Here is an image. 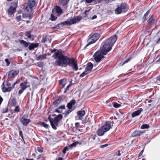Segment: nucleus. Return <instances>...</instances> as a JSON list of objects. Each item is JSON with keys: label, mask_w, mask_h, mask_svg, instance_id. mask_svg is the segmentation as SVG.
I'll list each match as a JSON object with an SVG mask.
<instances>
[{"label": "nucleus", "mask_w": 160, "mask_h": 160, "mask_svg": "<svg viewBox=\"0 0 160 160\" xmlns=\"http://www.w3.org/2000/svg\"><path fill=\"white\" fill-rule=\"evenodd\" d=\"M143 150H142L139 154V157H140V156H141L143 153Z\"/></svg>", "instance_id": "57"}, {"label": "nucleus", "mask_w": 160, "mask_h": 160, "mask_svg": "<svg viewBox=\"0 0 160 160\" xmlns=\"http://www.w3.org/2000/svg\"><path fill=\"white\" fill-rule=\"evenodd\" d=\"M22 18H25L28 17V15L26 14H22Z\"/></svg>", "instance_id": "46"}, {"label": "nucleus", "mask_w": 160, "mask_h": 160, "mask_svg": "<svg viewBox=\"0 0 160 160\" xmlns=\"http://www.w3.org/2000/svg\"><path fill=\"white\" fill-rule=\"evenodd\" d=\"M30 85L27 81L22 82L20 84V89L18 91V95H20L27 88L29 87Z\"/></svg>", "instance_id": "8"}, {"label": "nucleus", "mask_w": 160, "mask_h": 160, "mask_svg": "<svg viewBox=\"0 0 160 160\" xmlns=\"http://www.w3.org/2000/svg\"><path fill=\"white\" fill-rule=\"evenodd\" d=\"M88 72H87L85 70V71L83 72V73H82L80 75V77H83L84 76H85L86 74H88Z\"/></svg>", "instance_id": "41"}, {"label": "nucleus", "mask_w": 160, "mask_h": 160, "mask_svg": "<svg viewBox=\"0 0 160 160\" xmlns=\"http://www.w3.org/2000/svg\"><path fill=\"white\" fill-rule=\"evenodd\" d=\"M42 42L43 43H44L46 42V40L45 38H43L42 39Z\"/></svg>", "instance_id": "56"}, {"label": "nucleus", "mask_w": 160, "mask_h": 160, "mask_svg": "<svg viewBox=\"0 0 160 160\" xmlns=\"http://www.w3.org/2000/svg\"><path fill=\"white\" fill-rule=\"evenodd\" d=\"M121 121H121V120H119V121L118 120V121H117V124H118L119 123H120V122H121Z\"/></svg>", "instance_id": "62"}, {"label": "nucleus", "mask_w": 160, "mask_h": 160, "mask_svg": "<svg viewBox=\"0 0 160 160\" xmlns=\"http://www.w3.org/2000/svg\"><path fill=\"white\" fill-rule=\"evenodd\" d=\"M61 100V98H60L56 99L53 102V104L55 106L57 107L60 103Z\"/></svg>", "instance_id": "25"}, {"label": "nucleus", "mask_w": 160, "mask_h": 160, "mask_svg": "<svg viewBox=\"0 0 160 160\" xmlns=\"http://www.w3.org/2000/svg\"><path fill=\"white\" fill-rule=\"evenodd\" d=\"M5 61L7 63V65H8L10 64V62L8 59H5Z\"/></svg>", "instance_id": "51"}, {"label": "nucleus", "mask_w": 160, "mask_h": 160, "mask_svg": "<svg viewBox=\"0 0 160 160\" xmlns=\"http://www.w3.org/2000/svg\"><path fill=\"white\" fill-rule=\"evenodd\" d=\"M19 72V71L17 70H13L9 72L8 77L9 78H14Z\"/></svg>", "instance_id": "12"}, {"label": "nucleus", "mask_w": 160, "mask_h": 160, "mask_svg": "<svg viewBox=\"0 0 160 160\" xmlns=\"http://www.w3.org/2000/svg\"><path fill=\"white\" fill-rule=\"evenodd\" d=\"M149 127V126L147 124H144L142 125L141 127V129H145V128H148Z\"/></svg>", "instance_id": "39"}, {"label": "nucleus", "mask_w": 160, "mask_h": 160, "mask_svg": "<svg viewBox=\"0 0 160 160\" xmlns=\"http://www.w3.org/2000/svg\"><path fill=\"white\" fill-rule=\"evenodd\" d=\"M150 13V10L148 11L146 13L144 14L143 17V19H144V20L145 21L146 17L148 16L149 14Z\"/></svg>", "instance_id": "38"}, {"label": "nucleus", "mask_w": 160, "mask_h": 160, "mask_svg": "<svg viewBox=\"0 0 160 160\" xmlns=\"http://www.w3.org/2000/svg\"><path fill=\"white\" fill-rule=\"evenodd\" d=\"M32 7H33L35 5L36 2L35 0H29L28 3Z\"/></svg>", "instance_id": "28"}, {"label": "nucleus", "mask_w": 160, "mask_h": 160, "mask_svg": "<svg viewBox=\"0 0 160 160\" xmlns=\"http://www.w3.org/2000/svg\"><path fill=\"white\" fill-rule=\"evenodd\" d=\"M74 109L72 110H68L67 111H66L65 112V116H67L70 112H71Z\"/></svg>", "instance_id": "43"}, {"label": "nucleus", "mask_w": 160, "mask_h": 160, "mask_svg": "<svg viewBox=\"0 0 160 160\" xmlns=\"http://www.w3.org/2000/svg\"><path fill=\"white\" fill-rule=\"evenodd\" d=\"M93 67V65L91 62H89L86 68L85 71L88 72L91 70Z\"/></svg>", "instance_id": "19"}, {"label": "nucleus", "mask_w": 160, "mask_h": 160, "mask_svg": "<svg viewBox=\"0 0 160 160\" xmlns=\"http://www.w3.org/2000/svg\"><path fill=\"white\" fill-rule=\"evenodd\" d=\"M69 61L68 65L71 67L73 70L75 71L78 70V68L77 62L73 58H69Z\"/></svg>", "instance_id": "9"}, {"label": "nucleus", "mask_w": 160, "mask_h": 160, "mask_svg": "<svg viewBox=\"0 0 160 160\" xmlns=\"http://www.w3.org/2000/svg\"><path fill=\"white\" fill-rule=\"evenodd\" d=\"M40 125H41L42 126H43L44 128H48L49 127V125L48 124H45L44 122H41L40 123Z\"/></svg>", "instance_id": "34"}, {"label": "nucleus", "mask_w": 160, "mask_h": 160, "mask_svg": "<svg viewBox=\"0 0 160 160\" xmlns=\"http://www.w3.org/2000/svg\"><path fill=\"white\" fill-rule=\"evenodd\" d=\"M130 58H128V59H126L125 61H124L123 62V63L122 64V65H123L125 63L128 62L129 61H130Z\"/></svg>", "instance_id": "47"}, {"label": "nucleus", "mask_w": 160, "mask_h": 160, "mask_svg": "<svg viewBox=\"0 0 160 160\" xmlns=\"http://www.w3.org/2000/svg\"><path fill=\"white\" fill-rule=\"evenodd\" d=\"M19 136L21 137L23 139V137L22 131H20L19 132Z\"/></svg>", "instance_id": "50"}, {"label": "nucleus", "mask_w": 160, "mask_h": 160, "mask_svg": "<svg viewBox=\"0 0 160 160\" xmlns=\"http://www.w3.org/2000/svg\"><path fill=\"white\" fill-rule=\"evenodd\" d=\"M15 10L16 9L13 8V7H10L8 10V13L10 15H11Z\"/></svg>", "instance_id": "24"}, {"label": "nucleus", "mask_w": 160, "mask_h": 160, "mask_svg": "<svg viewBox=\"0 0 160 160\" xmlns=\"http://www.w3.org/2000/svg\"><path fill=\"white\" fill-rule=\"evenodd\" d=\"M48 119L53 129L54 130L57 129L56 126H58V122L55 119H53L51 118L50 116H49Z\"/></svg>", "instance_id": "10"}, {"label": "nucleus", "mask_w": 160, "mask_h": 160, "mask_svg": "<svg viewBox=\"0 0 160 160\" xmlns=\"http://www.w3.org/2000/svg\"><path fill=\"white\" fill-rule=\"evenodd\" d=\"M22 17V13H18L17 14L16 19V20L18 21H19L20 20H21Z\"/></svg>", "instance_id": "27"}, {"label": "nucleus", "mask_w": 160, "mask_h": 160, "mask_svg": "<svg viewBox=\"0 0 160 160\" xmlns=\"http://www.w3.org/2000/svg\"><path fill=\"white\" fill-rule=\"evenodd\" d=\"M143 111L142 108H140L138 110L134 112L132 114V118L138 116L140 113Z\"/></svg>", "instance_id": "13"}, {"label": "nucleus", "mask_w": 160, "mask_h": 160, "mask_svg": "<svg viewBox=\"0 0 160 160\" xmlns=\"http://www.w3.org/2000/svg\"><path fill=\"white\" fill-rule=\"evenodd\" d=\"M68 149V148L67 147H65L62 150V152L64 153H65L66 151Z\"/></svg>", "instance_id": "49"}, {"label": "nucleus", "mask_w": 160, "mask_h": 160, "mask_svg": "<svg viewBox=\"0 0 160 160\" xmlns=\"http://www.w3.org/2000/svg\"><path fill=\"white\" fill-rule=\"evenodd\" d=\"M76 103V101L74 100H71L68 104L67 106L69 109H71L72 106H73Z\"/></svg>", "instance_id": "18"}, {"label": "nucleus", "mask_w": 160, "mask_h": 160, "mask_svg": "<svg viewBox=\"0 0 160 160\" xmlns=\"http://www.w3.org/2000/svg\"><path fill=\"white\" fill-rule=\"evenodd\" d=\"M28 38L30 39H31L32 40H34V38H33V36L31 35H30V36L28 37Z\"/></svg>", "instance_id": "53"}, {"label": "nucleus", "mask_w": 160, "mask_h": 160, "mask_svg": "<svg viewBox=\"0 0 160 160\" xmlns=\"http://www.w3.org/2000/svg\"><path fill=\"white\" fill-rule=\"evenodd\" d=\"M113 106L115 108H118L120 106V104L116 102L112 103Z\"/></svg>", "instance_id": "37"}, {"label": "nucleus", "mask_w": 160, "mask_h": 160, "mask_svg": "<svg viewBox=\"0 0 160 160\" xmlns=\"http://www.w3.org/2000/svg\"><path fill=\"white\" fill-rule=\"evenodd\" d=\"M37 150L39 152H42L43 151L42 148L39 147H38L37 148Z\"/></svg>", "instance_id": "44"}, {"label": "nucleus", "mask_w": 160, "mask_h": 160, "mask_svg": "<svg viewBox=\"0 0 160 160\" xmlns=\"http://www.w3.org/2000/svg\"><path fill=\"white\" fill-rule=\"evenodd\" d=\"M156 22L157 20L154 19L152 16H151L148 20V23L151 25H154Z\"/></svg>", "instance_id": "17"}, {"label": "nucleus", "mask_w": 160, "mask_h": 160, "mask_svg": "<svg viewBox=\"0 0 160 160\" xmlns=\"http://www.w3.org/2000/svg\"><path fill=\"white\" fill-rule=\"evenodd\" d=\"M31 35L30 32V31L27 32H26L25 35L27 37L30 36V35Z\"/></svg>", "instance_id": "48"}, {"label": "nucleus", "mask_w": 160, "mask_h": 160, "mask_svg": "<svg viewBox=\"0 0 160 160\" xmlns=\"http://www.w3.org/2000/svg\"><path fill=\"white\" fill-rule=\"evenodd\" d=\"M86 121H87V117H86L85 118L84 120H83L82 121V123L83 124H84L86 122Z\"/></svg>", "instance_id": "52"}, {"label": "nucleus", "mask_w": 160, "mask_h": 160, "mask_svg": "<svg viewBox=\"0 0 160 160\" xmlns=\"http://www.w3.org/2000/svg\"><path fill=\"white\" fill-rule=\"evenodd\" d=\"M65 108V106L64 105H62L61 106L59 107L58 109H63Z\"/></svg>", "instance_id": "54"}, {"label": "nucleus", "mask_w": 160, "mask_h": 160, "mask_svg": "<svg viewBox=\"0 0 160 160\" xmlns=\"http://www.w3.org/2000/svg\"><path fill=\"white\" fill-rule=\"evenodd\" d=\"M97 17L96 15H94L92 18V19H94L95 18H97Z\"/></svg>", "instance_id": "59"}, {"label": "nucleus", "mask_w": 160, "mask_h": 160, "mask_svg": "<svg viewBox=\"0 0 160 160\" xmlns=\"http://www.w3.org/2000/svg\"><path fill=\"white\" fill-rule=\"evenodd\" d=\"M59 82L60 86H62V88H63L66 83V78L62 79L59 81Z\"/></svg>", "instance_id": "20"}, {"label": "nucleus", "mask_w": 160, "mask_h": 160, "mask_svg": "<svg viewBox=\"0 0 160 160\" xmlns=\"http://www.w3.org/2000/svg\"><path fill=\"white\" fill-rule=\"evenodd\" d=\"M107 146V144H105V145H102L101 146V148H104V147H105L106 146Z\"/></svg>", "instance_id": "63"}, {"label": "nucleus", "mask_w": 160, "mask_h": 160, "mask_svg": "<svg viewBox=\"0 0 160 160\" xmlns=\"http://www.w3.org/2000/svg\"><path fill=\"white\" fill-rule=\"evenodd\" d=\"M11 105L14 106L16 104V100L15 98H13L11 100Z\"/></svg>", "instance_id": "36"}, {"label": "nucleus", "mask_w": 160, "mask_h": 160, "mask_svg": "<svg viewBox=\"0 0 160 160\" xmlns=\"http://www.w3.org/2000/svg\"><path fill=\"white\" fill-rule=\"evenodd\" d=\"M38 43H31L29 46V50H31L35 48L38 47Z\"/></svg>", "instance_id": "23"}, {"label": "nucleus", "mask_w": 160, "mask_h": 160, "mask_svg": "<svg viewBox=\"0 0 160 160\" xmlns=\"http://www.w3.org/2000/svg\"><path fill=\"white\" fill-rule=\"evenodd\" d=\"M58 109H56V110H55V112H58V113H60L61 112L59 111L58 110Z\"/></svg>", "instance_id": "61"}, {"label": "nucleus", "mask_w": 160, "mask_h": 160, "mask_svg": "<svg viewBox=\"0 0 160 160\" xmlns=\"http://www.w3.org/2000/svg\"><path fill=\"white\" fill-rule=\"evenodd\" d=\"M12 6L11 7H13V8L16 9L17 5V1L15 2H13L11 3Z\"/></svg>", "instance_id": "32"}, {"label": "nucleus", "mask_w": 160, "mask_h": 160, "mask_svg": "<svg viewBox=\"0 0 160 160\" xmlns=\"http://www.w3.org/2000/svg\"><path fill=\"white\" fill-rule=\"evenodd\" d=\"M121 8L124 11H127L129 8V6L125 3H122L121 5Z\"/></svg>", "instance_id": "16"}, {"label": "nucleus", "mask_w": 160, "mask_h": 160, "mask_svg": "<svg viewBox=\"0 0 160 160\" xmlns=\"http://www.w3.org/2000/svg\"><path fill=\"white\" fill-rule=\"evenodd\" d=\"M144 132L141 131H135L132 134L131 137H138L141 135Z\"/></svg>", "instance_id": "15"}, {"label": "nucleus", "mask_w": 160, "mask_h": 160, "mask_svg": "<svg viewBox=\"0 0 160 160\" xmlns=\"http://www.w3.org/2000/svg\"><path fill=\"white\" fill-rule=\"evenodd\" d=\"M55 10L56 13L58 15H60L62 13V11L61 9L58 6L56 7Z\"/></svg>", "instance_id": "21"}, {"label": "nucleus", "mask_w": 160, "mask_h": 160, "mask_svg": "<svg viewBox=\"0 0 160 160\" xmlns=\"http://www.w3.org/2000/svg\"><path fill=\"white\" fill-rule=\"evenodd\" d=\"M117 39L116 35L112 36L103 42L100 47V49L102 52L104 54H106L112 49V46L115 42Z\"/></svg>", "instance_id": "1"}, {"label": "nucleus", "mask_w": 160, "mask_h": 160, "mask_svg": "<svg viewBox=\"0 0 160 160\" xmlns=\"http://www.w3.org/2000/svg\"><path fill=\"white\" fill-rule=\"evenodd\" d=\"M72 85V84H69L67 87V88H66V89L67 90H68L69 88L71 86V85Z\"/></svg>", "instance_id": "55"}, {"label": "nucleus", "mask_w": 160, "mask_h": 160, "mask_svg": "<svg viewBox=\"0 0 160 160\" xmlns=\"http://www.w3.org/2000/svg\"><path fill=\"white\" fill-rule=\"evenodd\" d=\"M2 100H3V99L1 97H0V105L1 104V103L2 101Z\"/></svg>", "instance_id": "58"}, {"label": "nucleus", "mask_w": 160, "mask_h": 160, "mask_svg": "<svg viewBox=\"0 0 160 160\" xmlns=\"http://www.w3.org/2000/svg\"><path fill=\"white\" fill-rule=\"evenodd\" d=\"M113 122V121L106 122L103 125L98 129L97 132V134L99 136L103 135L105 132L108 131L111 128Z\"/></svg>", "instance_id": "3"}, {"label": "nucleus", "mask_w": 160, "mask_h": 160, "mask_svg": "<svg viewBox=\"0 0 160 160\" xmlns=\"http://www.w3.org/2000/svg\"><path fill=\"white\" fill-rule=\"evenodd\" d=\"M57 18V17L54 16L53 14H51L50 19L52 21H54Z\"/></svg>", "instance_id": "40"}, {"label": "nucleus", "mask_w": 160, "mask_h": 160, "mask_svg": "<svg viewBox=\"0 0 160 160\" xmlns=\"http://www.w3.org/2000/svg\"><path fill=\"white\" fill-rule=\"evenodd\" d=\"M30 121V119L26 118L24 117H22L20 119L21 122L24 126H27Z\"/></svg>", "instance_id": "14"}, {"label": "nucleus", "mask_w": 160, "mask_h": 160, "mask_svg": "<svg viewBox=\"0 0 160 160\" xmlns=\"http://www.w3.org/2000/svg\"><path fill=\"white\" fill-rule=\"evenodd\" d=\"M33 8V7H32L31 5H29V4H26L24 6V8L27 11H31L32 8Z\"/></svg>", "instance_id": "22"}, {"label": "nucleus", "mask_w": 160, "mask_h": 160, "mask_svg": "<svg viewBox=\"0 0 160 160\" xmlns=\"http://www.w3.org/2000/svg\"><path fill=\"white\" fill-rule=\"evenodd\" d=\"M14 111L16 112H19L20 111V109L19 107V106H17L15 107L14 109Z\"/></svg>", "instance_id": "42"}, {"label": "nucleus", "mask_w": 160, "mask_h": 160, "mask_svg": "<svg viewBox=\"0 0 160 160\" xmlns=\"http://www.w3.org/2000/svg\"><path fill=\"white\" fill-rule=\"evenodd\" d=\"M17 83V81H16L13 83V85L11 86L10 83L8 81L3 82L2 85V91L4 92L10 91L12 88H14L15 85Z\"/></svg>", "instance_id": "4"}, {"label": "nucleus", "mask_w": 160, "mask_h": 160, "mask_svg": "<svg viewBox=\"0 0 160 160\" xmlns=\"http://www.w3.org/2000/svg\"><path fill=\"white\" fill-rule=\"evenodd\" d=\"M46 57V55L45 54L41 55L38 57L37 58V59L38 60H42L45 59Z\"/></svg>", "instance_id": "26"}, {"label": "nucleus", "mask_w": 160, "mask_h": 160, "mask_svg": "<svg viewBox=\"0 0 160 160\" xmlns=\"http://www.w3.org/2000/svg\"><path fill=\"white\" fill-rule=\"evenodd\" d=\"M63 116L61 114H59L57 115L54 119H55L58 122L60 121L61 119H62Z\"/></svg>", "instance_id": "30"}, {"label": "nucleus", "mask_w": 160, "mask_h": 160, "mask_svg": "<svg viewBox=\"0 0 160 160\" xmlns=\"http://www.w3.org/2000/svg\"><path fill=\"white\" fill-rule=\"evenodd\" d=\"M81 18L80 17H77L72 19H68L66 21L62 22L61 24L63 25H71L79 22Z\"/></svg>", "instance_id": "5"}, {"label": "nucleus", "mask_w": 160, "mask_h": 160, "mask_svg": "<svg viewBox=\"0 0 160 160\" xmlns=\"http://www.w3.org/2000/svg\"><path fill=\"white\" fill-rule=\"evenodd\" d=\"M21 43L23 44L25 47H28L29 44L28 43H27L26 42L22 40L21 41Z\"/></svg>", "instance_id": "35"}, {"label": "nucleus", "mask_w": 160, "mask_h": 160, "mask_svg": "<svg viewBox=\"0 0 160 160\" xmlns=\"http://www.w3.org/2000/svg\"><path fill=\"white\" fill-rule=\"evenodd\" d=\"M52 56L54 58L57 59L56 63L58 66L65 67L68 65L69 61V58L63 55L61 51H58Z\"/></svg>", "instance_id": "2"}, {"label": "nucleus", "mask_w": 160, "mask_h": 160, "mask_svg": "<svg viewBox=\"0 0 160 160\" xmlns=\"http://www.w3.org/2000/svg\"><path fill=\"white\" fill-rule=\"evenodd\" d=\"M85 113V111L84 110H80L77 112V116L76 117L78 120H82L83 118V116Z\"/></svg>", "instance_id": "11"}, {"label": "nucleus", "mask_w": 160, "mask_h": 160, "mask_svg": "<svg viewBox=\"0 0 160 160\" xmlns=\"http://www.w3.org/2000/svg\"><path fill=\"white\" fill-rule=\"evenodd\" d=\"M78 143V142H76L69 145L68 147L69 148H71L72 147H75L76 146V145H77Z\"/></svg>", "instance_id": "33"}, {"label": "nucleus", "mask_w": 160, "mask_h": 160, "mask_svg": "<svg viewBox=\"0 0 160 160\" xmlns=\"http://www.w3.org/2000/svg\"><path fill=\"white\" fill-rule=\"evenodd\" d=\"M100 35L97 33H95L91 36L88 39V43L84 47L85 49L87 47L91 44L95 42L99 38Z\"/></svg>", "instance_id": "6"}, {"label": "nucleus", "mask_w": 160, "mask_h": 160, "mask_svg": "<svg viewBox=\"0 0 160 160\" xmlns=\"http://www.w3.org/2000/svg\"><path fill=\"white\" fill-rule=\"evenodd\" d=\"M106 54H103L101 50L97 51L93 55L94 59L97 62H98L101 61L102 59L104 58V55Z\"/></svg>", "instance_id": "7"}, {"label": "nucleus", "mask_w": 160, "mask_h": 160, "mask_svg": "<svg viewBox=\"0 0 160 160\" xmlns=\"http://www.w3.org/2000/svg\"><path fill=\"white\" fill-rule=\"evenodd\" d=\"M122 9L121 7H118L115 11V13L117 14H119L121 12Z\"/></svg>", "instance_id": "31"}, {"label": "nucleus", "mask_w": 160, "mask_h": 160, "mask_svg": "<svg viewBox=\"0 0 160 160\" xmlns=\"http://www.w3.org/2000/svg\"><path fill=\"white\" fill-rule=\"evenodd\" d=\"M62 158H59L58 159L56 160H62Z\"/></svg>", "instance_id": "64"}, {"label": "nucleus", "mask_w": 160, "mask_h": 160, "mask_svg": "<svg viewBox=\"0 0 160 160\" xmlns=\"http://www.w3.org/2000/svg\"><path fill=\"white\" fill-rule=\"evenodd\" d=\"M8 111V109L7 108L5 107L2 109V113H5L7 112Z\"/></svg>", "instance_id": "45"}, {"label": "nucleus", "mask_w": 160, "mask_h": 160, "mask_svg": "<svg viewBox=\"0 0 160 160\" xmlns=\"http://www.w3.org/2000/svg\"><path fill=\"white\" fill-rule=\"evenodd\" d=\"M69 0H61V4L62 6L66 5L69 2Z\"/></svg>", "instance_id": "29"}, {"label": "nucleus", "mask_w": 160, "mask_h": 160, "mask_svg": "<svg viewBox=\"0 0 160 160\" xmlns=\"http://www.w3.org/2000/svg\"><path fill=\"white\" fill-rule=\"evenodd\" d=\"M56 50L55 49H53L52 51H51V52H52V53H54V52H55L54 53H55V52H56Z\"/></svg>", "instance_id": "60"}]
</instances>
